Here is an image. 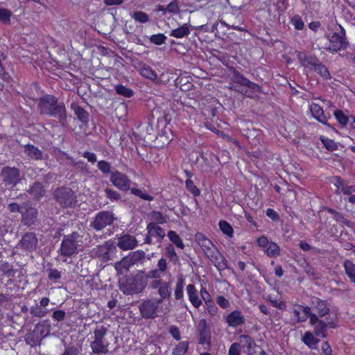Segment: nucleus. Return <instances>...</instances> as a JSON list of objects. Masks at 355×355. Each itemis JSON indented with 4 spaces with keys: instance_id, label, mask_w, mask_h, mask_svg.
Masks as SVG:
<instances>
[{
    "instance_id": "nucleus-1",
    "label": "nucleus",
    "mask_w": 355,
    "mask_h": 355,
    "mask_svg": "<svg viewBox=\"0 0 355 355\" xmlns=\"http://www.w3.org/2000/svg\"><path fill=\"white\" fill-rule=\"evenodd\" d=\"M37 107L40 114L58 119L64 124L67 121V109L64 103L53 95L46 94L39 98Z\"/></svg>"
},
{
    "instance_id": "nucleus-2",
    "label": "nucleus",
    "mask_w": 355,
    "mask_h": 355,
    "mask_svg": "<svg viewBox=\"0 0 355 355\" xmlns=\"http://www.w3.org/2000/svg\"><path fill=\"white\" fill-rule=\"evenodd\" d=\"M195 238L207 257L218 270L228 268L227 260L208 238L202 233H197Z\"/></svg>"
},
{
    "instance_id": "nucleus-3",
    "label": "nucleus",
    "mask_w": 355,
    "mask_h": 355,
    "mask_svg": "<svg viewBox=\"0 0 355 355\" xmlns=\"http://www.w3.org/2000/svg\"><path fill=\"white\" fill-rule=\"evenodd\" d=\"M146 277L140 273L123 277L119 281V289L125 295H133L143 292L146 287Z\"/></svg>"
},
{
    "instance_id": "nucleus-4",
    "label": "nucleus",
    "mask_w": 355,
    "mask_h": 355,
    "mask_svg": "<svg viewBox=\"0 0 355 355\" xmlns=\"http://www.w3.org/2000/svg\"><path fill=\"white\" fill-rule=\"evenodd\" d=\"M83 236L77 232L64 236L60 248V254L64 257H72L78 253L83 248Z\"/></svg>"
},
{
    "instance_id": "nucleus-5",
    "label": "nucleus",
    "mask_w": 355,
    "mask_h": 355,
    "mask_svg": "<svg viewBox=\"0 0 355 355\" xmlns=\"http://www.w3.org/2000/svg\"><path fill=\"white\" fill-rule=\"evenodd\" d=\"M107 328L103 325L97 326L94 331V336L90 343L93 354L96 355H105L108 353L110 343L105 340Z\"/></svg>"
},
{
    "instance_id": "nucleus-6",
    "label": "nucleus",
    "mask_w": 355,
    "mask_h": 355,
    "mask_svg": "<svg viewBox=\"0 0 355 355\" xmlns=\"http://www.w3.org/2000/svg\"><path fill=\"white\" fill-rule=\"evenodd\" d=\"M0 178L2 184L10 189L11 191L17 190V186L24 179L19 168L15 166H6L0 171Z\"/></svg>"
},
{
    "instance_id": "nucleus-7",
    "label": "nucleus",
    "mask_w": 355,
    "mask_h": 355,
    "mask_svg": "<svg viewBox=\"0 0 355 355\" xmlns=\"http://www.w3.org/2000/svg\"><path fill=\"white\" fill-rule=\"evenodd\" d=\"M162 300L157 298L146 299L138 306L140 316L144 320H153L159 316L161 311L159 305Z\"/></svg>"
},
{
    "instance_id": "nucleus-8",
    "label": "nucleus",
    "mask_w": 355,
    "mask_h": 355,
    "mask_svg": "<svg viewBox=\"0 0 355 355\" xmlns=\"http://www.w3.org/2000/svg\"><path fill=\"white\" fill-rule=\"evenodd\" d=\"M53 196L55 201L63 208L72 207L77 202L76 195L69 187H58L54 190Z\"/></svg>"
},
{
    "instance_id": "nucleus-9",
    "label": "nucleus",
    "mask_w": 355,
    "mask_h": 355,
    "mask_svg": "<svg viewBox=\"0 0 355 355\" xmlns=\"http://www.w3.org/2000/svg\"><path fill=\"white\" fill-rule=\"evenodd\" d=\"M339 28L340 33H334L328 37L329 45L324 48L326 50L338 52L348 46L349 43L347 40L345 30L341 25H339Z\"/></svg>"
},
{
    "instance_id": "nucleus-10",
    "label": "nucleus",
    "mask_w": 355,
    "mask_h": 355,
    "mask_svg": "<svg viewBox=\"0 0 355 355\" xmlns=\"http://www.w3.org/2000/svg\"><path fill=\"white\" fill-rule=\"evenodd\" d=\"M116 220L114 214L109 211L98 212L94 220L91 222L90 227L96 231H100L108 225H111Z\"/></svg>"
},
{
    "instance_id": "nucleus-11",
    "label": "nucleus",
    "mask_w": 355,
    "mask_h": 355,
    "mask_svg": "<svg viewBox=\"0 0 355 355\" xmlns=\"http://www.w3.org/2000/svg\"><path fill=\"white\" fill-rule=\"evenodd\" d=\"M21 222L24 225L31 226L35 224L37 218L38 211L33 207L30 200L24 202V209L21 212Z\"/></svg>"
},
{
    "instance_id": "nucleus-12",
    "label": "nucleus",
    "mask_w": 355,
    "mask_h": 355,
    "mask_svg": "<svg viewBox=\"0 0 355 355\" xmlns=\"http://www.w3.org/2000/svg\"><path fill=\"white\" fill-rule=\"evenodd\" d=\"M18 245L26 252L35 251L38 247V239L36 234L31 232L25 233L18 243Z\"/></svg>"
},
{
    "instance_id": "nucleus-13",
    "label": "nucleus",
    "mask_w": 355,
    "mask_h": 355,
    "mask_svg": "<svg viewBox=\"0 0 355 355\" xmlns=\"http://www.w3.org/2000/svg\"><path fill=\"white\" fill-rule=\"evenodd\" d=\"M110 181L114 186L122 191H127L130 189L131 180L124 173L115 171L111 173Z\"/></svg>"
},
{
    "instance_id": "nucleus-14",
    "label": "nucleus",
    "mask_w": 355,
    "mask_h": 355,
    "mask_svg": "<svg viewBox=\"0 0 355 355\" xmlns=\"http://www.w3.org/2000/svg\"><path fill=\"white\" fill-rule=\"evenodd\" d=\"M198 343L200 345H211V334L209 324L205 319H201L197 326Z\"/></svg>"
},
{
    "instance_id": "nucleus-15",
    "label": "nucleus",
    "mask_w": 355,
    "mask_h": 355,
    "mask_svg": "<svg viewBox=\"0 0 355 355\" xmlns=\"http://www.w3.org/2000/svg\"><path fill=\"white\" fill-rule=\"evenodd\" d=\"M231 79L234 83L246 87L252 92H261V87L258 84L250 81L236 70H234Z\"/></svg>"
},
{
    "instance_id": "nucleus-16",
    "label": "nucleus",
    "mask_w": 355,
    "mask_h": 355,
    "mask_svg": "<svg viewBox=\"0 0 355 355\" xmlns=\"http://www.w3.org/2000/svg\"><path fill=\"white\" fill-rule=\"evenodd\" d=\"M137 245V241L135 236L125 234L118 238L117 246L123 250L134 249Z\"/></svg>"
},
{
    "instance_id": "nucleus-17",
    "label": "nucleus",
    "mask_w": 355,
    "mask_h": 355,
    "mask_svg": "<svg viewBox=\"0 0 355 355\" xmlns=\"http://www.w3.org/2000/svg\"><path fill=\"white\" fill-rule=\"evenodd\" d=\"M137 69L143 77L151 80L155 84L160 83V80L157 78L156 72L146 64L139 62Z\"/></svg>"
},
{
    "instance_id": "nucleus-18",
    "label": "nucleus",
    "mask_w": 355,
    "mask_h": 355,
    "mask_svg": "<svg viewBox=\"0 0 355 355\" xmlns=\"http://www.w3.org/2000/svg\"><path fill=\"white\" fill-rule=\"evenodd\" d=\"M297 58L302 66L310 69L315 70L320 62V60L317 57L307 55L302 52L298 53Z\"/></svg>"
},
{
    "instance_id": "nucleus-19",
    "label": "nucleus",
    "mask_w": 355,
    "mask_h": 355,
    "mask_svg": "<svg viewBox=\"0 0 355 355\" xmlns=\"http://www.w3.org/2000/svg\"><path fill=\"white\" fill-rule=\"evenodd\" d=\"M310 111L312 116L317 121L327 126H330L327 122V119L330 117V115L329 114V116H327L324 113L323 109L318 104L314 103H311L310 105Z\"/></svg>"
},
{
    "instance_id": "nucleus-20",
    "label": "nucleus",
    "mask_w": 355,
    "mask_h": 355,
    "mask_svg": "<svg viewBox=\"0 0 355 355\" xmlns=\"http://www.w3.org/2000/svg\"><path fill=\"white\" fill-rule=\"evenodd\" d=\"M226 322L230 327H237L244 324L245 318L240 311L235 310L227 315Z\"/></svg>"
},
{
    "instance_id": "nucleus-21",
    "label": "nucleus",
    "mask_w": 355,
    "mask_h": 355,
    "mask_svg": "<svg viewBox=\"0 0 355 355\" xmlns=\"http://www.w3.org/2000/svg\"><path fill=\"white\" fill-rule=\"evenodd\" d=\"M336 181L335 186L337 187V192L343 193L344 195H351L355 192V185H349L348 183L340 177L335 178Z\"/></svg>"
},
{
    "instance_id": "nucleus-22",
    "label": "nucleus",
    "mask_w": 355,
    "mask_h": 355,
    "mask_svg": "<svg viewBox=\"0 0 355 355\" xmlns=\"http://www.w3.org/2000/svg\"><path fill=\"white\" fill-rule=\"evenodd\" d=\"M312 304L313 305V309L318 313L317 315L318 318H322L329 314L330 312L329 305L324 300L316 298L315 300L312 301Z\"/></svg>"
},
{
    "instance_id": "nucleus-23",
    "label": "nucleus",
    "mask_w": 355,
    "mask_h": 355,
    "mask_svg": "<svg viewBox=\"0 0 355 355\" xmlns=\"http://www.w3.org/2000/svg\"><path fill=\"white\" fill-rule=\"evenodd\" d=\"M71 108L73 110L78 119L83 124L87 125L89 120V114L76 103L71 104Z\"/></svg>"
},
{
    "instance_id": "nucleus-24",
    "label": "nucleus",
    "mask_w": 355,
    "mask_h": 355,
    "mask_svg": "<svg viewBox=\"0 0 355 355\" xmlns=\"http://www.w3.org/2000/svg\"><path fill=\"white\" fill-rule=\"evenodd\" d=\"M310 324L313 326L315 336H321L322 338H326L327 336V329L325 322L319 319L318 316L316 318L315 321L313 323H310Z\"/></svg>"
},
{
    "instance_id": "nucleus-25",
    "label": "nucleus",
    "mask_w": 355,
    "mask_h": 355,
    "mask_svg": "<svg viewBox=\"0 0 355 355\" xmlns=\"http://www.w3.org/2000/svg\"><path fill=\"white\" fill-rule=\"evenodd\" d=\"M39 336L43 339L50 334L51 324L48 320H43L38 322L34 327Z\"/></svg>"
},
{
    "instance_id": "nucleus-26",
    "label": "nucleus",
    "mask_w": 355,
    "mask_h": 355,
    "mask_svg": "<svg viewBox=\"0 0 355 355\" xmlns=\"http://www.w3.org/2000/svg\"><path fill=\"white\" fill-rule=\"evenodd\" d=\"M146 230L150 235L157 236L158 238V242L160 243L162 240L165 237L164 230L155 223H149L147 225Z\"/></svg>"
},
{
    "instance_id": "nucleus-27",
    "label": "nucleus",
    "mask_w": 355,
    "mask_h": 355,
    "mask_svg": "<svg viewBox=\"0 0 355 355\" xmlns=\"http://www.w3.org/2000/svg\"><path fill=\"white\" fill-rule=\"evenodd\" d=\"M187 292L192 305L195 308H198L201 305L202 302L198 297V292L195 286L193 284H189L187 286Z\"/></svg>"
},
{
    "instance_id": "nucleus-28",
    "label": "nucleus",
    "mask_w": 355,
    "mask_h": 355,
    "mask_svg": "<svg viewBox=\"0 0 355 355\" xmlns=\"http://www.w3.org/2000/svg\"><path fill=\"white\" fill-rule=\"evenodd\" d=\"M24 153L31 159L42 160L44 159L43 153L37 147L28 144L24 146Z\"/></svg>"
},
{
    "instance_id": "nucleus-29",
    "label": "nucleus",
    "mask_w": 355,
    "mask_h": 355,
    "mask_svg": "<svg viewBox=\"0 0 355 355\" xmlns=\"http://www.w3.org/2000/svg\"><path fill=\"white\" fill-rule=\"evenodd\" d=\"M42 340V338L35 329L32 331L27 333L24 336L26 343L32 347L40 345Z\"/></svg>"
},
{
    "instance_id": "nucleus-30",
    "label": "nucleus",
    "mask_w": 355,
    "mask_h": 355,
    "mask_svg": "<svg viewBox=\"0 0 355 355\" xmlns=\"http://www.w3.org/2000/svg\"><path fill=\"white\" fill-rule=\"evenodd\" d=\"M17 270L14 268L12 263L6 261H0V272L1 274L7 277H13Z\"/></svg>"
},
{
    "instance_id": "nucleus-31",
    "label": "nucleus",
    "mask_w": 355,
    "mask_h": 355,
    "mask_svg": "<svg viewBox=\"0 0 355 355\" xmlns=\"http://www.w3.org/2000/svg\"><path fill=\"white\" fill-rule=\"evenodd\" d=\"M27 192L33 196L35 199H40L45 194V190L42 183L35 182L28 189Z\"/></svg>"
},
{
    "instance_id": "nucleus-32",
    "label": "nucleus",
    "mask_w": 355,
    "mask_h": 355,
    "mask_svg": "<svg viewBox=\"0 0 355 355\" xmlns=\"http://www.w3.org/2000/svg\"><path fill=\"white\" fill-rule=\"evenodd\" d=\"M133 265L134 263L128 255L125 257H123L121 261L116 262L114 267L118 272L123 274L125 271H128L130 267Z\"/></svg>"
},
{
    "instance_id": "nucleus-33",
    "label": "nucleus",
    "mask_w": 355,
    "mask_h": 355,
    "mask_svg": "<svg viewBox=\"0 0 355 355\" xmlns=\"http://www.w3.org/2000/svg\"><path fill=\"white\" fill-rule=\"evenodd\" d=\"M191 33V31L187 24H183L180 27L172 30L169 34L170 36L178 39L187 37Z\"/></svg>"
},
{
    "instance_id": "nucleus-34",
    "label": "nucleus",
    "mask_w": 355,
    "mask_h": 355,
    "mask_svg": "<svg viewBox=\"0 0 355 355\" xmlns=\"http://www.w3.org/2000/svg\"><path fill=\"white\" fill-rule=\"evenodd\" d=\"M171 285L169 282H164L162 285L159 286L158 289V294L160 297V298H157V300H162V303L163 302L164 300L168 299L171 295V292L170 289Z\"/></svg>"
},
{
    "instance_id": "nucleus-35",
    "label": "nucleus",
    "mask_w": 355,
    "mask_h": 355,
    "mask_svg": "<svg viewBox=\"0 0 355 355\" xmlns=\"http://www.w3.org/2000/svg\"><path fill=\"white\" fill-rule=\"evenodd\" d=\"M343 266L347 277L353 283H355V263L347 259L344 261Z\"/></svg>"
},
{
    "instance_id": "nucleus-36",
    "label": "nucleus",
    "mask_w": 355,
    "mask_h": 355,
    "mask_svg": "<svg viewBox=\"0 0 355 355\" xmlns=\"http://www.w3.org/2000/svg\"><path fill=\"white\" fill-rule=\"evenodd\" d=\"M184 286V279L182 275L178 276L175 288V298L180 300L183 297V289Z\"/></svg>"
},
{
    "instance_id": "nucleus-37",
    "label": "nucleus",
    "mask_w": 355,
    "mask_h": 355,
    "mask_svg": "<svg viewBox=\"0 0 355 355\" xmlns=\"http://www.w3.org/2000/svg\"><path fill=\"white\" fill-rule=\"evenodd\" d=\"M131 17L137 22L145 24L150 21L148 15L143 11H134L130 13Z\"/></svg>"
},
{
    "instance_id": "nucleus-38",
    "label": "nucleus",
    "mask_w": 355,
    "mask_h": 355,
    "mask_svg": "<svg viewBox=\"0 0 355 355\" xmlns=\"http://www.w3.org/2000/svg\"><path fill=\"white\" fill-rule=\"evenodd\" d=\"M30 313L34 317L43 318L49 313V310L46 308L41 307V306L38 304H35L31 307Z\"/></svg>"
},
{
    "instance_id": "nucleus-39",
    "label": "nucleus",
    "mask_w": 355,
    "mask_h": 355,
    "mask_svg": "<svg viewBox=\"0 0 355 355\" xmlns=\"http://www.w3.org/2000/svg\"><path fill=\"white\" fill-rule=\"evenodd\" d=\"M60 355H83L82 345L75 346L69 345L65 347L64 352Z\"/></svg>"
},
{
    "instance_id": "nucleus-40",
    "label": "nucleus",
    "mask_w": 355,
    "mask_h": 355,
    "mask_svg": "<svg viewBox=\"0 0 355 355\" xmlns=\"http://www.w3.org/2000/svg\"><path fill=\"white\" fill-rule=\"evenodd\" d=\"M314 335L315 334H313V333H311L310 331L305 332V334L302 338V341L304 343V344H306L307 346H309L310 347H311L313 345H317L320 342V340L316 338L314 336Z\"/></svg>"
},
{
    "instance_id": "nucleus-41",
    "label": "nucleus",
    "mask_w": 355,
    "mask_h": 355,
    "mask_svg": "<svg viewBox=\"0 0 355 355\" xmlns=\"http://www.w3.org/2000/svg\"><path fill=\"white\" fill-rule=\"evenodd\" d=\"M168 239L170 241L174 243L178 248H180L181 249H183L184 248V245L182 242V239L180 237V236L173 230H170L168 232L167 234Z\"/></svg>"
},
{
    "instance_id": "nucleus-42",
    "label": "nucleus",
    "mask_w": 355,
    "mask_h": 355,
    "mask_svg": "<svg viewBox=\"0 0 355 355\" xmlns=\"http://www.w3.org/2000/svg\"><path fill=\"white\" fill-rule=\"evenodd\" d=\"M320 76H322L324 80H329L331 78V76L327 68V67L322 64L321 61L317 65L315 70Z\"/></svg>"
},
{
    "instance_id": "nucleus-43",
    "label": "nucleus",
    "mask_w": 355,
    "mask_h": 355,
    "mask_svg": "<svg viewBox=\"0 0 355 355\" xmlns=\"http://www.w3.org/2000/svg\"><path fill=\"white\" fill-rule=\"evenodd\" d=\"M166 254L170 259V261L174 264L179 263V257L176 254L174 247L172 244H169L166 246Z\"/></svg>"
},
{
    "instance_id": "nucleus-44",
    "label": "nucleus",
    "mask_w": 355,
    "mask_h": 355,
    "mask_svg": "<svg viewBox=\"0 0 355 355\" xmlns=\"http://www.w3.org/2000/svg\"><path fill=\"white\" fill-rule=\"evenodd\" d=\"M280 248L277 243L270 242L266 249L267 255L270 257H277L279 254Z\"/></svg>"
},
{
    "instance_id": "nucleus-45",
    "label": "nucleus",
    "mask_w": 355,
    "mask_h": 355,
    "mask_svg": "<svg viewBox=\"0 0 355 355\" xmlns=\"http://www.w3.org/2000/svg\"><path fill=\"white\" fill-rule=\"evenodd\" d=\"M334 114L338 122L343 126L346 125L351 118V116L345 114L341 110L334 111Z\"/></svg>"
},
{
    "instance_id": "nucleus-46",
    "label": "nucleus",
    "mask_w": 355,
    "mask_h": 355,
    "mask_svg": "<svg viewBox=\"0 0 355 355\" xmlns=\"http://www.w3.org/2000/svg\"><path fill=\"white\" fill-rule=\"evenodd\" d=\"M150 218L152 220L151 223H155L157 225L164 224L166 223V218L161 212L157 211H153L150 214Z\"/></svg>"
},
{
    "instance_id": "nucleus-47",
    "label": "nucleus",
    "mask_w": 355,
    "mask_h": 355,
    "mask_svg": "<svg viewBox=\"0 0 355 355\" xmlns=\"http://www.w3.org/2000/svg\"><path fill=\"white\" fill-rule=\"evenodd\" d=\"M189 343L187 341L180 342L173 350V355H184L188 350Z\"/></svg>"
},
{
    "instance_id": "nucleus-48",
    "label": "nucleus",
    "mask_w": 355,
    "mask_h": 355,
    "mask_svg": "<svg viewBox=\"0 0 355 355\" xmlns=\"http://www.w3.org/2000/svg\"><path fill=\"white\" fill-rule=\"evenodd\" d=\"M116 92L124 97L130 98L133 95V91L122 85H117L115 86Z\"/></svg>"
},
{
    "instance_id": "nucleus-49",
    "label": "nucleus",
    "mask_w": 355,
    "mask_h": 355,
    "mask_svg": "<svg viewBox=\"0 0 355 355\" xmlns=\"http://www.w3.org/2000/svg\"><path fill=\"white\" fill-rule=\"evenodd\" d=\"M320 141L329 151H334L338 149V145L336 141L323 136L320 137Z\"/></svg>"
},
{
    "instance_id": "nucleus-50",
    "label": "nucleus",
    "mask_w": 355,
    "mask_h": 355,
    "mask_svg": "<svg viewBox=\"0 0 355 355\" xmlns=\"http://www.w3.org/2000/svg\"><path fill=\"white\" fill-rule=\"evenodd\" d=\"M140 273H142V275L146 277V282L148 284V279H159L162 276V272L158 269H154L150 270L148 272L146 273L144 271H140Z\"/></svg>"
},
{
    "instance_id": "nucleus-51",
    "label": "nucleus",
    "mask_w": 355,
    "mask_h": 355,
    "mask_svg": "<svg viewBox=\"0 0 355 355\" xmlns=\"http://www.w3.org/2000/svg\"><path fill=\"white\" fill-rule=\"evenodd\" d=\"M220 230L227 236L232 237L233 236V228L229 223L225 220L219 222Z\"/></svg>"
},
{
    "instance_id": "nucleus-52",
    "label": "nucleus",
    "mask_w": 355,
    "mask_h": 355,
    "mask_svg": "<svg viewBox=\"0 0 355 355\" xmlns=\"http://www.w3.org/2000/svg\"><path fill=\"white\" fill-rule=\"evenodd\" d=\"M131 193L141 198V199L152 201L153 200V197L144 193L141 189H136V188H130V189Z\"/></svg>"
},
{
    "instance_id": "nucleus-53",
    "label": "nucleus",
    "mask_w": 355,
    "mask_h": 355,
    "mask_svg": "<svg viewBox=\"0 0 355 355\" xmlns=\"http://www.w3.org/2000/svg\"><path fill=\"white\" fill-rule=\"evenodd\" d=\"M12 12L6 8H0V21L4 24H8L10 21Z\"/></svg>"
},
{
    "instance_id": "nucleus-54",
    "label": "nucleus",
    "mask_w": 355,
    "mask_h": 355,
    "mask_svg": "<svg viewBox=\"0 0 355 355\" xmlns=\"http://www.w3.org/2000/svg\"><path fill=\"white\" fill-rule=\"evenodd\" d=\"M166 37L162 33L153 35L150 37V41L156 45H162L166 42Z\"/></svg>"
},
{
    "instance_id": "nucleus-55",
    "label": "nucleus",
    "mask_w": 355,
    "mask_h": 355,
    "mask_svg": "<svg viewBox=\"0 0 355 355\" xmlns=\"http://www.w3.org/2000/svg\"><path fill=\"white\" fill-rule=\"evenodd\" d=\"M187 189L191 192L194 196H198L200 194V190L194 184L191 179H187L185 182Z\"/></svg>"
},
{
    "instance_id": "nucleus-56",
    "label": "nucleus",
    "mask_w": 355,
    "mask_h": 355,
    "mask_svg": "<svg viewBox=\"0 0 355 355\" xmlns=\"http://www.w3.org/2000/svg\"><path fill=\"white\" fill-rule=\"evenodd\" d=\"M105 194L106 198L112 201L119 200L121 198L120 193L118 191L110 188H106L105 189Z\"/></svg>"
},
{
    "instance_id": "nucleus-57",
    "label": "nucleus",
    "mask_w": 355,
    "mask_h": 355,
    "mask_svg": "<svg viewBox=\"0 0 355 355\" xmlns=\"http://www.w3.org/2000/svg\"><path fill=\"white\" fill-rule=\"evenodd\" d=\"M300 308L302 309L303 315L306 317V319L308 318H310L309 323H313L314 321H315L316 318L318 315L313 313L311 312V309L309 306H300Z\"/></svg>"
},
{
    "instance_id": "nucleus-58",
    "label": "nucleus",
    "mask_w": 355,
    "mask_h": 355,
    "mask_svg": "<svg viewBox=\"0 0 355 355\" xmlns=\"http://www.w3.org/2000/svg\"><path fill=\"white\" fill-rule=\"evenodd\" d=\"M97 167L103 174L111 173L112 166L110 163L107 161H99L97 164Z\"/></svg>"
},
{
    "instance_id": "nucleus-59",
    "label": "nucleus",
    "mask_w": 355,
    "mask_h": 355,
    "mask_svg": "<svg viewBox=\"0 0 355 355\" xmlns=\"http://www.w3.org/2000/svg\"><path fill=\"white\" fill-rule=\"evenodd\" d=\"M7 209L10 213L21 214L24 209V202L21 205H19L17 202H10L8 205Z\"/></svg>"
},
{
    "instance_id": "nucleus-60",
    "label": "nucleus",
    "mask_w": 355,
    "mask_h": 355,
    "mask_svg": "<svg viewBox=\"0 0 355 355\" xmlns=\"http://www.w3.org/2000/svg\"><path fill=\"white\" fill-rule=\"evenodd\" d=\"M146 253L142 250H137L130 253L129 257L132 263L135 264L137 261L143 259L145 257Z\"/></svg>"
},
{
    "instance_id": "nucleus-61",
    "label": "nucleus",
    "mask_w": 355,
    "mask_h": 355,
    "mask_svg": "<svg viewBox=\"0 0 355 355\" xmlns=\"http://www.w3.org/2000/svg\"><path fill=\"white\" fill-rule=\"evenodd\" d=\"M167 12L173 14H178L180 12L179 2L178 0L171 1L167 7Z\"/></svg>"
},
{
    "instance_id": "nucleus-62",
    "label": "nucleus",
    "mask_w": 355,
    "mask_h": 355,
    "mask_svg": "<svg viewBox=\"0 0 355 355\" xmlns=\"http://www.w3.org/2000/svg\"><path fill=\"white\" fill-rule=\"evenodd\" d=\"M291 24L294 26L296 30H302L304 27V21L299 15H295L291 19Z\"/></svg>"
},
{
    "instance_id": "nucleus-63",
    "label": "nucleus",
    "mask_w": 355,
    "mask_h": 355,
    "mask_svg": "<svg viewBox=\"0 0 355 355\" xmlns=\"http://www.w3.org/2000/svg\"><path fill=\"white\" fill-rule=\"evenodd\" d=\"M208 313L211 315H215L218 311L217 306L214 304L211 300H205V302Z\"/></svg>"
},
{
    "instance_id": "nucleus-64",
    "label": "nucleus",
    "mask_w": 355,
    "mask_h": 355,
    "mask_svg": "<svg viewBox=\"0 0 355 355\" xmlns=\"http://www.w3.org/2000/svg\"><path fill=\"white\" fill-rule=\"evenodd\" d=\"M241 342L243 343L245 346L248 347V349L252 348L255 345V343L253 339L248 335H241L240 336Z\"/></svg>"
}]
</instances>
